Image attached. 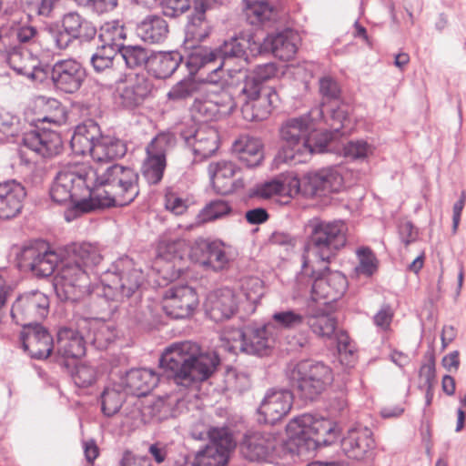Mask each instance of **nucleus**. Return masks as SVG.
Listing matches in <instances>:
<instances>
[{
	"mask_svg": "<svg viewBox=\"0 0 466 466\" xmlns=\"http://www.w3.org/2000/svg\"><path fill=\"white\" fill-rule=\"evenodd\" d=\"M186 145L200 160L211 157L219 147L218 130L208 125H201L198 128L181 132Z\"/></svg>",
	"mask_w": 466,
	"mask_h": 466,
	"instance_id": "22",
	"label": "nucleus"
},
{
	"mask_svg": "<svg viewBox=\"0 0 466 466\" xmlns=\"http://www.w3.org/2000/svg\"><path fill=\"white\" fill-rule=\"evenodd\" d=\"M323 186L325 196L329 193L339 192L343 187V178L338 170L333 168L322 169Z\"/></svg>",
	"mask_w": 466,
	"mask_h": 466,
	"instance_id": "64",
	"label": "nucleus"
},
{
	"mask_svg": "<svg viewBox=\"0 0 466 466\" xmlns=\"http://www.w3.org/2000/svg\"><path fill=\"white\" fill-rule=\"evenodd\" d=\"M182 56L178 52H159L151 55L148 68L157 78L169 77L178 67Z\"/></svg>",
	"mask_w": 466,
	"mask_h": 466,
	"instance_id": "42",
	"label": "nucleus"
},
{
	"mask_svg": "<svg viewBox=\"0 0 466 466\" xmlns=\"http://www.w3.org/2000/svg\"><path fill=\"white\" fill-rule=\"evenodd\" d=\"M126 37L125 27L119 21H109L100 27L99 38L102 46L115 47L119 51Z\"/></svg>",
	"mask_w": 466,
	"mask_h": 466,
	"instance_id": "47",
	"label": "nucleus"
},
{
	"mask_svg": "<svg viewBox=\"0 0 466 466\" xmlns=\"http://www.w3.org/2000/svg\"><path fill=\"white\" fill-rule=\"evenodd\" d=\"M145 280L140 268L133 259L123 257L115 261L111 268L103 273L100 284L94 289L96 297L107 300L122 301L134 295Z\"/></svg>",
	"mask_w": 466,
	"mask_h": 466,
	"instance_id": "7",
	"label": "nucleus"
},
{
	"mask_svg": "<svg viewBox=\"0 0 466 466\" xmlns=\"http://www.w3.org/2000/svg\"><path fill=\"white\" fill-rule=\"evenodd\" d=\"M215 3L210 0H197L194 14L190 16L186 26L185 43L188 47H195L202 42L209 34L210 26L206 20L205 13Z\"/></svg>",
	"mask_w": 466,
	"mask_h": 466,
	"instance_id": "30",
	"label": "nucleus"
},
{
	"mask_svg": "<svg viewBox=\"0 0 466 466\" xmlns=\"http://www.w3.org/2000/svg\"><path fill=\"white\" fill-rule=\"evenodd\" d=\"M159 376L150 369H135L129 370L125 379L126 388L136 396H145L158 383Z\"/></svg>",
	"mask_w": 466,
	"mask_h": 466,
	"instance_id": "37",
	"label": "nucleus"
},
{
	"mask_svg": "<svg viewBox=\"0 0 466 466\" xmlns=\"http://www.w3.org/2000/svg\"><path fill=\"white\" fill-rule=\"evenodd\" d=\"M240 168L230 160H218L210 162L208 173L215 190L222 195H227L238 188L244 187V180L238 177Z\"/></svg>",
	"mask_w": 466,
	"mask_h": 466,
	"instance_id": "21",
	"label": "nucleus"
},
{
	"mask_svg": "<svg viewBox=\"0 0 466 466\" xmlns=\"http://www.w3.org/2000/svg\"><path fill=\"white\" fill-rule=\"evenodd\" d=\"M25 196V187L15 180L0 183V218L16 217L22 210Z\"/></svg>",
	"mask_w": 466,
	"mask_h": 466,
	"instance_id": "31",
	"label": "nucleus"
},
{
	"mask_svg": "<svg viewBox=\"0 0 466 466\" xmlns=\"http://www.w3.org/2000/svg\"><path fill=\"white\" fill-rule=\"evenodd\" d=\"M311 330L319 337L330 339L336 332L337 320L328 313H317L307 317Z\"/></svg>",
	"mask_w": 466,
	"mask_h": 466,
	"instance_id": "49",
	"label": "nucleus"
},
{
	"mask_svg": "<svg viewBox=\"0 0 466 466\" xmlns=\"http://www.w3.org/2000/svg\"><path fill=\"white\" fill-rule=\"evenodd\" d=\"M278 439L270 432L254 431L247 433L240 443V451L249 461L268 460L278 445Z\"/></svg>",
	"mask_w": 466,
	"mask_h": 466,
	"instance_id": "27",
	"label": "nucleus"
},
{
	"mask_svg": "<svg viewBox=\"0 0 466 466\" xmlns=\"http://www.w3.org/2000/svg\"><path fill=\"white\" fill-rule=\"evenodd\" d=\"M276 73L277 67L273 63L259 65L256 66L251 74L245 77L243 82H248L249 79H253L258 86L259 89H272L271 87L265 86L263 83L273 77Z\"/></svg>",
	"mask_w": 466,
	"mask_h": 466,
	"instance_id": "59",
	"label": "nucleus"
},
{
	"mask_svg": "<svg viewBox=\"0 0 466 466\" xmlns=\"http://www.w3.org/2000/svg\"><path fill=\"white\" fill-rule=\"evenodd\" d=\"M72 377L77 387L86 388L94 383L96 379V371L88 364L79 363L76 365Z\"/></svg>",
	"mask_w": 466,
	"mask_h": 466,
	"instance_id": "60",
	"label": "nucleus"
},
{
	"mask_svg": "<svg viewBox=\"0 0 466 466\" xmlns=\"http://www.w3.org/2000/svg\"><path fill=\"white\" fill-rule=\"evenodd\" d=\"M323 173L322 170L317 172L308 173L301 180L294 177L290 185L296 189V192L302 189L303 193L307 196H325L323 186Z\"/></svg>",
	"mask_w": 466,
	"mask_h": 466,
	"instance_id": "48",
	"label": "nucleus"
},
{
	"mask_svg": "<svg viewBox=\"0 0 466 466\" xmlns=\"http://www.w3.org/2000/svg\"><path fill=\"white\" fill-rule=\"evenodd\" d=\"M88 167L87 165H78L61 169L50 187V197L54 202L60 205L70 204L65 211L67 221L86 213L78 212L76 206L93 197V186L85 175Z\"/></svg>",
	"mask_w": 466,
	"mask_h": 466,
	"instance_id": "6",
	"label": "nucleus"
},
{
	"mask_svg": "<svg viewBox=\"0 0 466 466\" xmlns=\"http://www.w3.org/2000/svg\"><path fill=\"white\" fill-rule=\"evenodd\" d=\"M289 380L304 400H313L331 384L333 375L330 368L322 362L302 360L289 372Z\"/></svg>",
	"mask_w": 466,
	"mask_h": 466,
	"instance_id": "10",
	"label": "nucleus"
},
{
	"mask_svg": "<svg viewBox=\"0 0 466 466\" xmlns=\"http://www.w3.org/2000/svg\"><path fill=\"white\" fill-rule=\"evenodd\" d=\"M118 53L121 54L126 65L130 68H137L149 65L150 52L140 46H123Z\"/></svg>",
	"mask_w": 466,
	"mask_h": 466,
	"instance_id": "50",
	"label": "nucleus"
},
{
	"mask_svg": "<svg viewBox=\"0 0 466 466\" xmlns=\"http://www.w3.org/2000/svg\"><path fill=\"white\" fill-rule=\"evenodd\" d=\"M360 264L357 271L366 276H371L377 269L376 258L369 248H360L357 252Z\"/></svg>",
	"mask_w": 466,
	"mask_h": 466,
	"instance_id": "63",
	"label": "nucleus"
},
{
	"mask_svg": "<svg viewBox=\"0 0 466 466\" xmlns=\"http://www.w3.org/2000/svg\"><path fill=\"white\" fill-rule=\"evenodd\" d=\"M269 325H248L244 329L227 328L220 335V348L237 354L261 355L266 353L273 339L268 336Z\"/></svg>",
	"mask_w": 466,
	"mask_h": 466,
	"instance_id": "11",
	"label": "nucleus"
},
{
	"mask_svg": "<svg viewBox=\"0 0 466 466\" xmlns=\"http://www.w3.org/2000/svg\"><path fill=\"white\" fill-rule=\"evenodd\" d=\"M117 53L115 47L99 46L90 58L94 70L99 73L111 68Z\"/></svg>",
	"mask_w": 466,
	"mask_h": 466,
	"instance_id": "51",
	"label": "nucleus"
},
{
	"mask_svg": "<svg viewBox=\"0 0 466 466\" xmlns=\"http://www.w3.org/2000/svg\"><path fill=\"white\" fill-rule=\"evenodd\" d=\"M340 447L348 458L361 461L371 455L375 441L370 429L354 427L342 438Z\"/></svg>",
	"mask_w": 466,
	"mask_h": 466,
	"instance_id": "25",
	"label": "nucleus"
},
{
	"mask_svg": "<svg viewBox=\"0 0 466 466\" xmlns=\"http://www.w3.org/2000/svg\"><path fill=\"white\" fill-rule=\"evenodd\" d=\"M234 88L230 86L221 88L220 90H210L208 95L211 99L217 112L219 116H225L230 115L237 107L238 99L234 97Z\"/></svg>",
	"mask_w": 466,
	"mask_h": 466,
	"instance_id": "46",
	"label": "nucleus"
},
{
	"mask_svg": "<svg viewBox=\"0 0 466 466\" xmlns=\"http://www.w3.org/2000/svg\"><path fill=\"white\" fill-rule=\"evenodd\" d=\"M175 137L170 133H160L147 145V157L142 165V176L149 185L158 184L167 166L166 155L173 148Z\"/></svg>",
	"mask_w": 466,
	"mask_h": 466,
	"instance_id": "14",
	"label": "nucleus"
},
{
	"mask_svg": "<svg viewBox=\"0 0 466 466\" xmlns=\"http://www.w3.org/2000/svg\"><path fill=\"white\" fill-rule=\"evenodd\" d=\"M287 431L298 447L305 446L308 450L332 444L340 432L337 423L311 414L290 420Z\"/></svg>",
	"mask_w": 466,
	"mask_h": 466,
	"instance_id": "8",
	"label": "nucleus"
},
{
	"mask_svg": "<svg viewBox=\"0 0 466 466\" xmlns=\"http://www.w3.org/2000/svg\"><path fill=\"white\" fill-rule=\"evenodd\" d=\"M238 99L243 118L262 121L271 114L278 94L274 89H259L253 79L243 82L238 90Z\"/></svg>",
	"mask_w": 466,
	"mask_h": 466,
	"instance_id": "12",
	"label": "nucleus"
},
{
	"mask_svg": "<svg viewBox=\"0 0 466 466\" xmlns=\"http://www.w3.org/2000/svg\"><path fill=\"white\" fill-rule=\"evenodd\" d=\"M61 257L45 243L25 247L19 256L20 267L37 277H48L58 267Z\"/></svg>",
	"mask_w": 466,
	"mask_h": 466,
	"instance_id": "16",
	"label": "nucleus"
},
{
	"mask_svg": "<svg viewBox=\"0 0 466 466\" xmlns=\"http://www.w3.org/2000/svg\"><path fill=\"white\" fill-rule=\"evenodd\" d=\"M51 79L55 87L64 93L76 92L86 79L84 67L75 59L56 61L51 71Z\"/></svg>",
	"mask_w": 466,
	"mask_h": 466,
	"instance_id": "20",
	"label": "nucleus"
},
{
	"mask_svg": "<svg viewBox=\"0 0 466 466\" xmlns=\"http://www.w3.org/2000/svg\"><path fill=\"white\" fill-rule=\"evenodd\" d=\"M274 322L280 328L297 329L305 321V316L294 310L275 312L272 316Z\"/></svg>",
	"mask_w": 466,
	"mask_h": 466,
	"instance_id": "56",
	"label": "nucleus"
},
{
	"mask_svg": "<svg viewBox=\"0 0 466 466\" xmlns=\"http://www.w3.org/2000/svg\"><path fill=\"white\" fill-rule=\"evenodd\" d=\"M293 394L288 390H268L258 409L259 420L274 424L283 419L291 410Z\"/></svg>",
	"mask_w": 466,
	"mask_h": 466,
	"instance_id": "23",
	"label": "nucleus"
},
{
	"mask_svg": "<svg viewBox=\"0 0 466 466\" xmlns=\"http://www.w3.org/2000/svg\"><path fill=\"white\" fill-rule=\"evenodd\" d=\"M182 401L174 396L159 398L153 404V416L157 420H164L169 417L177 416V412L175 406H179Z\"/></svg>",
	"mask_w": 466,
	"mask_h": 466,
	"instance_id": "54",
	"label": "nucleus"
},
{
	"mask_svg": "<svg viewBox=\"0 0 466 466\" xmlns=\"http://www.w3.org/2000/svg\"><path fill=\"white\" fill-rule=\"evenodd\" d=\"M219 358L215 352H203L198 344L184 341L167 348L160 359L161 367L177 385L189 387L206 380L215 371Z\"/></svg>",
	"mask_w": 466,
	"mask_h": 466,
	"instance_id": "2",
	"label": "nucleus"
},
{
	"mask_svg": "<svg viewBox=\"0 0 466 466\" xmlns=\"http://www.w3.org/2000/svg\"><path fill=\"white\" fill-rule=\"evenodd\" d=\"M327 273L315 278L311 285V299L314 301L324 299V304L336 301L346 291L347 279L339 271L330 272L325 267Z\"/></svg>",
	"mask_w": 466,
	"mask_h": 466,
	"instance_id": "24",
	"label": "nucleus"
},
{
	"mask_svg": "<svg viewBox=\"0 0 466 466\" xmlns=\"http://www.w3.org/2000/svg\"><path fill=\"white\" fill-rule=\"evenodd\" d=\"M189 257L193 262L214 271L226 268L231 260L228 248L222 241L204 238L194 242Z\"/></svg>",
	"mask_w": 466,
	"mask_h": 466,
	"instance_id": "17",
	"label": "nucleus"
},
{
	"mask_svg": "<svg viewBox=\"0 0 466 466\" xmlns=\"http://www.w3.org/2000/svg\"><path fill=\"white\" fill-rule=\"evenodd\" d=\"M208 442L195 454L198 466H226L236 448L228 428L214 427L208 431Z\"/></svg>",
	"mask_w": 466,
	"mask_h": 466,
	"instance_id": "13",
	"label": "nucleus"
},
{
	"mask_svg": "<svg viewBox=\"0 0 466 466\" xmlns=\"http://www.w3.org/2000/svg\"><path fill=\"white\" fill-rule=\"evenodd\" d=\"M26 10L36 15L49 16L58 0H22Z\"/></svg>",
	"mask_w": 466,
	"mask_h": 466,
	"instance_id": "61",
	"label": "nucleus"
},
{
	"mask_svg": "<svg viewBox=\"0 0 466 466\" xmlns=\"http://www.w3.org/2000/svg\"><path fill=\"white\" fill-rule=\"evenodd\" d=\"M238 298L228 288L208 294L205 303L206 313L216 322L230 319L237 311Z\"/></svg>",
	"mask_w": 466,
	"mask_h": 466,
	"instance_id": "28",
	"label": "nucleus"
},
{
	"mask_svg": "<svg viewBox=\"0 0 466 466\" xmlns=\"http://www.w3.org/2000/svg\"><path fill=\"white\" fill-rule=\"evenodd\" d=\"M246 46H248V39H246V36L244 35L226 41L220 47V53L224 61L218 66L209 69L210 73L207 77V81L210 84L218 83L221 77L220 74L222 73V66L228 65L232 58H238L240 60L242 64L240 65L238 71H241L248 64Z\"/></svg>",
	"mask_w": 466,
	"mask_h": 466,
	"instance_id": "32",
	"label": "nucleus"
},
{
	"mask_svg": "<svg viewBox=\"0 0 466 466\" xmlns=\"http://www.w3.org/2000/svg\"><path fill=\"white\" fill-rule=\"evenodd\" d=\"M57 354L66 359H76L85 355L86 346L83 330L61 328L57 332Z\"/></svg>",
	"mask_w": 466,
	"mask_h": 466,
	"instance_id": "36",
	"label": "nucleus"
},
{
	"mask_svg": "<svg viewBox=\"0 0 466 466\" xmlns=\"http://www.w3.org/2000/svg\"><path fill=\"white\" fill-rule=\"evenodd\" d=\"M21 341L24 350L35 359H46L54 347L52 336L40 324L24 329Z\"/></svg>",
	"mask_w": 466,
	"mask_h": 466,
	"instance_id": "29",
	"label": "nucleus"
},
{
	"mask_svg": "<svg viewBox=\"0 0 466 466\" xmlns=\"http://www.w3.org/2000/svg\"><path fill=\"white\" fill-rule=\"evenodd\" d=\"M56 296L63 301H78L95 294L91 289L87 270L66 255L61 257L54 278Z\"/></svg>",
	"mask_w": 466,
	"mask_h": 466,
	"instance_id": "9",
	"label": "nucleus"
},
{
	"mask_svg": "<svg viewBox=\"0 0 466 466\" xmlns=\"http://www.w3.org/2000/svg\"><path fill=\"white\" fill-rule=\"evenodd\" d=\"M124 402V394L116 389L106 388L101 395L102 411L111 417L117 413Z\"/></svg>",
	"mask_w": 466,
	"mask_h": 466,
	"instance_id": "53",
	"label": "nucleus"
},
{
	"mask_svg": "<svg viewBox=\"0 0 466 466\" xmlns=\"http://www.w3.org/2000/svg\"><path fill=\"white\" fill-rule=\"evenodd\" d=\"M233 152L248 167H256L263 159L262 143L259 139L248 136L240 137L232 147Z\"/></svg>",
	"mask_w": 466,
	"mask_h": 466,
	"instance_id": "38",
	"label": "nucleus"
},
{
	"mask_svg": "<svg viewBox=\"0 0 466 466\" xmlns=\"http://www.w3.org/2000/svg\"><path fill=\"white\" fill-rule=\"evenodd\" d=\"M308 238L303 254V267L315 260L329 263L347 242L348 228L342 220L313 218L307 224Z\"/></svg>",
	"mask_w": 466,
	"mask_h": 466,
	"instance_id": "4",
	"label": "nucleus"
},
{
	"mask_svg": "<svg viewBox=\"0 0 466 466\" xmlns=\"http://www.w3.org/2000/svg\"><path fill=\"white\" fill-rule=\"evenodd\" d=\"M285 191V185L281 181L272 179L258 184L252 191V196L267 199L273 196L283 195Z\"/></svg>",
	"mask_w": 466,
	"mask_h": 466,
	"instance_id": "58",
	"label": "nucleus"
},
{
	"mask_svg": "<svg viewBox=\"0 0 466 466\" xmlns=\"http://www.w3.org/2000/svg\"><path fill=\"white\" fill-rule=\"evenodd\" d=\"M185 242L180 239H162L157 249L155 267L164 279H176L184 270L182 260Z\"/></svg>",
	"mask_w": 466,
	"mask_h": 466,
	"instance_id": "18",
	"label": "nucleus"
},
{
	"mask_svg": "<svg viewBox=\"0 0 466 466\" xmlns=\"http://www.w3.org/2000/svg\"><path fill=\"white\" fill-rule=\"evenodd\" d=\"M319 91L327 100H335L339 97L340 88L338 82L330 76H324L319 80Z\"/></svg>",
	"mask_w": 466,
	"mask_h": 466,
	"instance_id": "62",
	"label": "nucleus"
},
{
	"mask_svg": "<svg viewBox=\"0 0 466 466\" xmlns=\"http://www.w3.org/2000/svg\"><path fill=\"white\" fill-rule=\"evenodd\" d=\"M68 258L80 264L88 270L102 260V255L99 248L96 244L89 242L74 243L67 247L66 254Z\"/></svg>",
	"mask_w": 466,
	"mask_h": 466,
	"instance_id": "41",
	"label": "nucleus"
},
{
	"mask_svg": "<svg viewBox=\"0 0 466 466\" xmlns=\"http://www.w3.org/2000/svg\"><path fill=\"white\" fill-rule=\"evenodd\" d=\"M137 32L144 42L159 44L167 37L168 25L161 16L148 15L137 25Z\"/></svg>",
	"mask_w": 466,
	"mask_h": 466,
	"instance_id": "40",
	"label": "nucleus"
},
{
	"mask_svg": "<svg viewBox=\"0 0 466 466\" xmlns=\"http://www.w3.org/2000/svg\"><path fill=\"white\" fill-rule=\"evenodd\" d=\"M7 63L18 75L32 80L40 79L43 74L38 57L27 50L13 49L8 54Z\"/></svg>",
	"mask_w": 466,
	"mask_h": 466,
	"instance_id": "35",
	"label": "nucleus"
},
{
	"mask_svg": "<svg viewBox=\"0 0 466 466\" xmlns=\"http://www.w3.org/2000/svg\"><path fill=\"white\" fill-rule=\"evenodd\" d=\"M298 35L292 30L287 29L265 37V46L268 52L275 57L288 61L294 57L297 52Z\"/></svg>",
	"mask_w": 466,
	"mask_h": 466,
	"instance_id": "33",
	"label": "nucleus"
},
{
	"mask_svg": "<svg viewBox=\"0 0 466 466\" xmlns=\"http://www.w3.org/2000/svg\"><path fill=\"white\" fill-rule=\"evenodd\" d=\"M152 84L144 75H134L121 91V98L126 106L140 104L151 92Z\"/></svg>",
	"mask_w": 466,
	"mask_h": 466,
	"instance_id": "39",
	"label": "nucleus"
},
{
	"mask_svg": "<svg viewBox=\"0 0 466 466\" xmlns=\"http://www.w3.org/2000/svg\"><path fill=\"white\" fill-rule=\"evenodd\" d=\"M49 299L40 291L25 293L17 298L11 309L13 320L24 329L38 325L48 311Z\"/></svg>",
	"mask_w": 466,
	"mask_h": 466,
	"instance_id": "15",
	"label": "nucleus"
},
{
	"mask_svg": "<svg viewBox=\"0 0 466 466\" xmlns=\"http://www.w3.org/2000/svg\"><path fill=\"white\" fill-rule=\"evenodd\" d=\"M86 178L93 186V197L78 203V212H91L113 206H127L139 194L137 172L119 164L88 167Z\"/></svg>",
	"mask_w": 466,
	"mask_h": 466,
	"instance_id": "1",
	"label": "nucleus"
},
{
	"mask_svg": "<svg viewBox=\"0 0 466 466\" xmlns=\"http://www.w3.org/2000/svg\"><path fill=\"white\" fill-rule=\"evenodd\" d=\"M78 328L86 330L88 339L100 350L106 349L116 337L114 325L99 319H84Z\"/></svg>",
	"mask_w": 466,
	"mask_h": 466,
	"instance_id": "34",
	"label": "nucleus"
},
{
	"mask_svg": "<svg viewBox=\"0 0 466 466\" xmlns=\"http://www.w3.org/2000/svg\"><path fill=\"white\" fill-rule=\"evenodd\" d=\"M280 137L282 146L273 160L276 168L282 164L306 162L312 154L324 152L331 135L325 133L317 139L314 121L305 115L287 120L280 128Z\"/></svg>",
	"mask_w": 466,
	"mask_h": 466,
	"instance_id": "3",
	"label": "nucleus"
},
{
	"mask_svg": "<svg viewBox=\"0 0 466 466\" xmlns=\"http://www.w3.org/2000/svg\"><path fill=\"white\" fill-rule=\"evenodd\" d=\"M198 84L191 78H184L175 84L167 93V97L170 100H182L186 99L197 91Z\"/></svg>",
	"mask_w": 466,
	"mask_h": 466,
	"instance_id": "57",
	"label": "nucleus"
},
{
	"mask_svg": "<svg viewBox=\"0 0 466 466\" xmlns=\"http://www.w3.org/2000/svg\"><path fill=\"white\" fill-rule=\"evenodd\" d=\"M217 110L208 95L206 97H197L191 106L192 116L198 121H208L218 118L219 116Z\"/></svg>",
	"mask_w": 466,
	"mask_h": 466,
	"instance_id": "52",
	"label": "nucleus"
},
{
	"mask_svg": "<svg viewBox=\"0 0 466 466\" xmlns=\"http://www.w3.org/2000/svg\"><path fill=\"white\" fill-rule=\"evenodd\" d=\"M198 303L196 291L187 285L172 286L165 290L162 298L163 310L174 319L189 317Z\"/></svg>",
	"mask_w": 466,
	"mask_h": 466,
	"instance_id": "19",
	"label": "nucleus"
},
{
	"mask_svg": "<svg viewBox=\"0 0 466 466\" xmlns=\"http://www.w3.org/2000/svg\"><path fill=\"white\" fill-rule=\"evenodd\" d=\"M37 106L40 108L36 118L38 122H46L55 126H61L66 122V109L57 99L39 97Z\"/></svg>",
	"mask_w": 466,
	"mask_h": 466,
	"instance_id": "44",
	"label": "nucleus"
},
{
	"mask_svg": "<svg viewBox=\"0 0 466 466\" xmlns=\"http://www.w3.org/2000/svg\"><path fill=\"white\" fill-rule=\"evenodd\" d=\"M70 144L76 154L90 155L94 163L86 164L89 167L116 165L112 162L127 153V146L122 140L102 135L98 125L93 121L77 126Z\"/></svg>",
	"mask_w": 466,
	"mask_h": 466,
	"instance_id": "5",
	"label": "nucleus"
},
{
	"mask_svg": "<svg viewBox=\"0 0 466 466\" xmlns=\"http://www.w3.org/2000/svg\"><path fill=\"white\" fill-rule=\"evenodd\" d=\"M62 26L68 35L75 38H92L96 33V27L85 17L76 12H68L62 18Z\"/></svg>",
	"mask_w": 466,
	"mask_h": 466,
	"instance_id": "45",
	"label": "nucleus"
},
{
	"mask_svg": "<svg viewBox=\"0 0 466 466\" xmlns=\"http://www.w3.org/2000/svg\"><path fill=\"white\" fill-rule=\"evenodd\" d=\"M243 11L251 25H260L273 20L277 12L269 0H242Z\"/></svg>",
	"mask_w": 466,
	"mask_h": 466,
	"instance_id": "43",
	"label": "nucleus"
},
{
	"mask_svg": "<svg viewBox=\"0 0 466 466\" xmlns=\"http://www.w3.org/2000/svg\"><path fill=\"white\" fill-rule=\"evenodd\" d=\"M23 145L44 157H52L61 153L63 141L60 135L50 129H32L25 132L22 138Z\"/></svg>",
	"mask_w": 466,
	"mask_h": 466,
	"instance_id": "26",
	"label": "nucleus"
},
{
	"mask_svg": "<svg viewBox=\"0 0 466 466\" xmlns=\"http://www.w3.org/2000/svg\"><path fill=\"white\" fill-rule=\"evenodd\" d=\"M231 208L224 200H215L208 204L199 213L201 222H209L227 216Z\"/></svg>",
	"mask_w": 466,
	"mask_h": 466,
	"instance_id": "55",
	"label": "nucleus"
}]
</instances>
